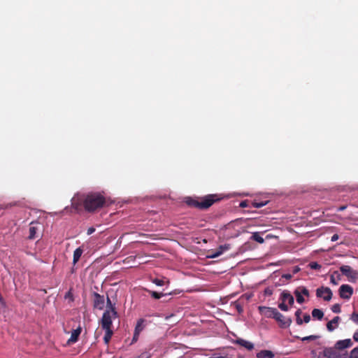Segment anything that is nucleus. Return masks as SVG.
<instances>
[{
	"label": "nucleus",
	"instance_id": "nucleus-1",
	"mask_svg": "<svg viewBox=\"0 0 358 358\" xmlns=\"http://www.w3.org/2000/svg\"><path fill=\"white\" fill-rule=\"evenodd\" d=\"M106 202L103 196L99 193H89L78 196L73 199V206L78 209L79 206H83L87 212H94L103 207Z\"/></svg>",
	"mask_w": 358,
	"mask_h": 358
},
{
	"label": "nucleus",
	"instance_id": "nucleus-2",
	"mask_svg": "<svg viewBox=\"0 0 358 358\" xmlns=\"http://www.w3.org/2000/svg\"><path fill=\"white\" fill-rule=\"evenodd\" d=\"M221 198L217 194H208L197 199L187 198L186 203L191 207L205 210L210 208L213 203L220 201Z\"/></svg>",
	"mask_w": 358,
	"mask_h": 358
},
{
	"label": "nucleus",
	"instance_id": "nucleus-3",
	"mask_svg": "<svg viewBox=\"0 0 358 358\" xmlns=\"http://www.w3.org/2000/svg\"><path fill=\"white\" fill-rule=\"evenodd\" d=\"M117 311H104L103 313L101 320V325L103 329H112L113 326V319H115L117 317Z\"/></svg>",
	"mask_w": 358,
	"mask_h": 358
},
{
	"label": "nucleus",
	"instance_id": "nucleus-4",
	"mask_svg": "<svg viewBox=\"0 0 358 358\" xmlns=\"http://www.w3.org/2000/svg\"><path fill=\"white\" fill-rule=\"evenodd\" d=\"M318 358H346V354H341L336 348H325L318 354Z\"/></svg>",
	"mask_w": 358,
	"mask_h": 358
},
{
	"label": "nucleus",
	"instance_id": "nucleus-5",
	"mask_svg": "<svg viewBox=\"0 0 358 358\" xmlns=\"http://www.w3.org/2000/svg\"><path fill=\"white\" fill-rule=\"evenodd\" d=\"M340 271L350 280L355 281L358 279V272L352 269L350 266L343 265L340 267Z\"/></svg>",
	"mask_w": 358,
	"mask_h": 358
},
{
	"label": "nucleus",
	"instance_id": "nucleus-6",
	"mask_svg": "<svg viewBox=\"0 0 358 358\" xmlns=\"http://www.w3.org/2000/svg\"><path fill=\"white\" fill-rule=\"evenodd\" d=\"M316 295L317 297L323 298L326 301H329L332 298L333 293L329 287L322 286L317 289Z\"/></svg>",
	"mask_w": 358,
	"mask_h": 358
},
{
	"label": "nucleus",
	"instance_id": "nucleus-7",
	"mask_svg": "<svg viewBox=\"0 0 358 358\" xmlns=\"http://www.w3.org/2000/svg\"><path fill=\"white\" fill-rule=\"evenodd\" d=\"M338 292L341 299L348 300L350 299L353 294V288L347 284L342 285L338 289Z\"/></svg>",
	"mask_w": 358,
	"mask_h": 358
},
{
	"label": "nucleus",
	"instance_id": "nucleus-8",
	"mask_svg": "<svg viewBox=\"0 0 358 358\" xmlns=\"http://www.w3.org/2000/svg\"><path fill=\"white\" fill-rule=\"evenodd\" d=\"M274 319L278 322L280 327L282 328H286L289 327L292 322L291 318L285 317L278 310L275 313Z\"/></svg>",
	"mask_w": 358,
	"mask_h": 358
},
{
	"label": "nucleus",
	"instance_id": "nucleus-9",
	"mask_svg": "<svg viewBox=\"0 0 358 358\" xmlns=\"http://www.w3.org/2000/svg\"><path fill=\"white\" fill-rule=\"evenodd\" d=\"M294 294L296 296V301L299 303H303L305 300L302 295H305L306 296H309V291L308 289L303 286L297 287L294 292Z\"/></svg>",
	"mask_w": 358,
	"mask_h": 358
},
{
	"label": "nucleus",
	"instance_id": "nucleus-10",
	"mask_svg": "<svg viewBox=\"0 0 358 358\" xmlns=\"http://www.w3.org/2000/svg\"><path fill=\"white\" fill-rule=\"evenodd\" d=\"M259 311L261 315H264L267 318H273L275 317V313L278 310L275 308L271 307H266V306H259Z\"/></svg>",
	"mask_w": 358,
	"mask_h": 358
},
{
	"label": "nucleus",
	"instance_id": "nucleus-11",
	"mask_svg": "<svg viewBox=\"0 0 358 358\" xmlns=\"http://www.w3.org/2000/svg\"><path fill=\"white\" fill-rule=\"evenodd\" d=\"M93 307L99 310H103L105 306V299L103 295L96 292L93 293Z\"/></svg>",
	"mask_w": 358,
	"mask_h": 358
},
{
	"label": "nucleus",
	"instance_id": "nucleus-12",
	"mask_svg": "<svg viewBox=\"0 0 358 358\" xmlns=\"http://www.w3.org/2000/svg\"><path fill=\"white\" fill-rule=\"evenodd\" d=\"M352 345V342L351 339H344L338 341L335 344V348L337 350H344L345 348H350Z\"/></svg>",
	"mask_w": 358,
	"mask_h": 358
},
{
	"label": "nucleus",
	"instance_id": "nucleus-13",
	"mask_svg": "<svg viewBox=\"0 0 358 358\" xmlns=\"http://www.w3.org/2000/svg\"><path fill=\"white\" fill-rule=\"evenodd\" d=\"M280 299L287 302L289 306H292L294 303V299L292 294L287 290L283 291L280 294Z\"/></svg>",
	"mask_w": 358,
	"mask_h": 358
},
{
	"label": "nucleus",
	"instance_id": "nucleus-14",
	"mask_svg": "<svg viewBox=\"0 0 358 358\" xmlns=\"http://www.w3.org/2000/svg\"><path fill=\"white\" fill-rule=\"evenodd\" d=\"M38 223L31 222L30 223L29 229V239L33 240L36 238V232L38 230V227L36 226Z\"/></svg>",
	"mask_w": 358,
	"mask_h": 358
},
{
	"label": "nucleus",
	"instance_id": "nucleus-15",
	"mask_svg": "<svg viewBox=\"0 0 358 358\" xmlns=\"http://www.w3.org/2000/svg\"><path fill=\"white\" fill-rule=\"evenodd\" d=\"M341 320L340 317L336 316L331 321L327 324V329L329 331H333L338 327V323Z\"/></svg>",
	"mask_w": 358,
	"mask_h": 358
},
{
	"label": "nucleus",
	"instance_id": "nucleus-16",
	"mask_svg": "<svg viewBox=\"0 0 358 358\" xmlns=\"http://www.w3.org/2000/svg\"><path fill=\"white\" fill-rule=\"evenodd\" d=\"M229 249V245H220L215 252H213L211 255H210L208 257L210 258H216L221 255L224 251L228 250Z\"/></svg>",
	"mask_w": 358,
	"mask_h": 358
},
{
	"label": "nucleus",
	"instance_id": "nucleus-17",
	"mask_svg": "<svg viewBox=\"0 0 358 358\" xmlns=\"http://www.w3.org/2000/svg\"><path fill=\"white\" fill-rule=\"evenodd\" d=\"M81 327H78L76 329L73 330L70 338L68 341V343H74L78 341V337L81 333Z\"/></svg>",
	"mask_w": 358,
	"mask_h": 358
},
{
	"label": "nucleus",
	"instance_id": "nucleus-18",
	"mask_svg": "<svg viewBox=\"0 0 358 358\" xmlns=\"http://www.w3.org/2000/svg\"><path fill=\"white\" fill-rule=\"evenodd\" d=\"M274 353L268 350H263L257 353V358H273Z\"/></svg>",
	"mask_w": 358,
	"mask_h": 358
},
{
	"label": "nucleus",
	"instance_id": "nucleus-19",
	"mask_svg": "<svg viewBox=\"0 0 358 358\" xmlns=\"http://www.w3.org/2000/svg\"><path fill=\"white\" fill-rule=\"evenodd\" d=\"M236 343L249 350H252L254 348L253 343L242 338L237 339Z\"/></svg>",
	"mask_w": 358,
	"mask_h": 358
},
{
	"label": "nucleus",
	"instance_id": "nucleus-20",
	"mask_svg": "<svg viewBox=\"0 0 358 358\" xmlns=\"http://www.w3.org/2000/svg\"><path fill=\"white\" fill-rule=\"evenodd\" d=\"M268 203V200L259 201L257 199H255L253 201L251 202V206L254 208H261L266 206Z\"/></svg>",
	"mask_w": 358,
	"mask_h": 358
},
{
	"label": "nucleus",
	"instance_id": "nucleus-21",
	"mask_svg": "<svg viewBox=\"0 0 358 358\" xmlns=\"http://www.w3.org/2000/svg\"><path fill=\"white\" fill-rule=\"evenodd\" d=\"M312 316L315 319L321 320L323 318L324 313L320 309L315 308L312 310Z\"/></svg>",
	"mask_w": 358,
	"mask_h": 358
},
{
	"label": "nucleus",
	"instance_id": "nucleus-22",
	"mask_svg": "<svg viewBox=\"0 0 358 358\" xmlns=\"http://www.w3.org/2000/svg\"><path fill=\"white\" fill-rule=\"evenodd\" d=\"M105 335L103 337V341L106 345H108L111 339V337L113 334V331L112 329H104Z\"/></svg>",
	"mask_w": 358,
	"mask_h": 358
},
{
	"label": "nucleus",
	"instance_id": "nucleus-23",
	"mask_svg": "<svg viewBox=\"0 0 358 358\" xmlns=\"http://www.w3.org/2000/svg\"><path fill=\"white\" fill-rule=\"evenodd\" d=\"M82 254H83V250L80 248L76 249V250L73 252V262L74 264L78 262Z\"/></svg>",
	"mask_w": 358,
	"mask_h": 358
},
{
	"label": "nucleus",
	"instance_id": "nucleus-24",
	"mask_svg": "<svg viewBox=\"0 0 358 358\" xmlns=\"http://www.w3.org/2000/svg\"><path fill=\"white\" fill-rule=\"evenodd\" d=\"M144 322H145L144 319L138 320L137 322V324L135 327L134 331L140 334L144 329V325H143Z\"/></svg>",
	"mask_w": 358,
	"mask_h": 358
},
{
	"label": "nucleus",
	"instance_id": "nucleus-25",
	"mask_svg": "<svg viewBox=\"0 0 358 358\" xmlns=\"http://www.w3.org/2000/svg\"><path fill=\"white\" fill-rule=\"evenodd\" d=\"M340 280V275L337 271H335L332 275L330 276V282L333 285H338V282Z\"/></svg>",
	"mask_w": 358,
	"mask_h": 358
},
{
	"label": "nucleus",
	"instance_id": "nucleus-26",
	"mask_svg": "<svg viewBox=\"0 0 358 358\" xmlns=\"http://www.w3.org/2000/svg\"><path fill=\"white\" fill-rule=\"evenodd\" d=\"M106 303V310L105 311H111L113 313V311H116L115 304L112 303L108 296H107Z\"/></svg>",
	"mask_w": 358,
	"mask_h": 358
},
{
	"label": "nucleus",
	"instance_id": "nucleus-27",
	"mask_svg": "<svg viewBox=\"0 0 358 358\" xmlns=\"http://www.w3.org/2000/svg\"><path fill=\"white\" fill-rule=\"evenodd\" d=\"M251 239L257 241L259 243H263L264 242V239L260 236V234L258 232L253 233Z\"/></svg>",
	"mask_w": 358,
	"mask_h": 358
},
{
	"label": "nucleus",
	"instance_id": "nucleus-28",
	"mask_svg": "<svg viewBox=\"0 0 358 358\" xmlns=\"http://www.w3.org/2000/svg\"><path fill=\"white\" fill-rule=\"evenodd\" d=\"M302 314V311L301 309H298L295 312V316H296V322L298 325H301L303 324V320L301 318V315Z\"/></svg>",
	"mask_w": 358,
	"mask_h": 358
},
{
	"label": "nucleus",
	"instance_id": "nucleus-29",
	"mask_svg": "<svg viewBox=\"0 0 358 358\" xmlns=\"http://www.w3.org/2000/svg\"><path fill=\"white\" fill-rule=\"evenodd\" d=\"M150 295L155 299H160L162 296H164L165 294H163V293H159V292H155V291H150L149 292Z\"/></svg>",
	"mask_w": 358,
	"mask_h": 358
},
{
	"label": "nucleus",
	"instance_id": "nucleus-30",
	"mask_svg": "<svg viewBox=\"0 0 358 358\" xmlns=\"http://www.w3.org/2000/svg\"><path fill=\"white\" fill-rule=\"evenodd\" d=\"M332 312L335 313H339L341 311V306L338 303L333 305L331 308Z\"/></svg>",
	"mask_w": 358,
	"mask_h": 358
},
{
	"label": "nucleus",
	"instance_id": "nucleus-31",
	"mask_svg": "<svg viewBox=\"0 0 358 358\" xmlns=\"http://www.w3.org/2000/svg\"><path fill=\"white\" fill-rule=\"evenodd\" d=\"M285 303V301H282V302L278 304V308L282 311H287L289 310L288 306L286 305Z\"/></svg>",
	"mask_w": 358,
	"mask_h": 358
},
{
	"label": "nucleus",
	"instance_id": "nucleus-32",
	"mask_svg": "<svg viewBox=\"0 0 358 358\" xmlns=\"http://www.w3.org/2000/svg\"><path fill=\"white\" fill-rule=\"evenodd\" d=\"M309 266H310V268L315 269V270H319L322 267V266L320 264H319L318 263L315 262H310Z\"/></svg>",
	"mask_w": 358,
	"mask_h": 358
},
{
	"label": "nucleus",
	"instance_id": "nucleus-33",
	"mask_svg": "<svg viewBox=\"0 0 358 358\" xmlns=\"http://www.w3.org/2000/svg\"><path fill=\"white\" fill-rule=\"evenodd\" d=\"M152 282L155 283L157 286H163L165 284V282L163 279H159V278L153 279Z\"/></svg>",
	"mask_w": 358,
	"mask_h": 358
},
{
	"label": "nucleus",
	"instance_id": "nucleus-34",
	"mask_svg": "<svg viewBox=\"0 0 358 358\" xmlns=\"http://www.w3.org/2000/svg\"><path fill=\"white\" fill-rule=\"evenodd\" d=\"M350 358H358V348H355L350 352Z\"/></svg>",
	"mask_w": 358,
	"mask_h": 358
},
{
	"label": "nucleus",
	"instance_id": "nucleus-35",
	"mask_svg": "<svg viewBox=\"0 0 358 358\" xmlns=\"http://www.w3.org/2000/svg\"><path fill=\"white\" fill-rule=\"evenodd\" d=\"M264 292L266 296H271L273 294V289L271 287H268L264 289Z\"/></svg>",
	"mask_w": 358,
	"mask_h": 358
},
{
	"label": "nucleus",
	"instance_id": "nucleus-36",
	"mask_svg": "<svg viewBox=\"0 0 358 358\" xmlns=\"http://www.w3.org/2000/svg\"><path fill=\"white\" fill-rule=\"evenodd\" d=\"M317 338V336H314V335H311V336H306V337H303L301 338V340L303 341H314L315 340L316 338Z\"/></svg>",
	"mask_w": 358,
	"mask_h": 358
},
{
	"label": "nucleus",
	"instance_id": "nucleus-37",
	"mask_svg": "<svg viewBox=\"0 0 358 358\" xmlns=\"http://www.w3.org/2000/svg\"><path fill=\"white\" fill-rule=\"evenodd\" d=\"M350 319L355 323L358 324V313H353L352 315H351V317Z\"/></svg>",
	"mask_w": 358,
	"mask_h": 358
},
{
	"label": "nucleus",
	"instance_id": "nucleus-38",
	"mask_svg": "<svg viewBox=\"0 0 358 358\" xmlns=\"http://www.w3.org/2000/svg\"><path fill=\"white\" fill-rule=\"evenodd\" d=\"M239 206L241 208H246L249 206V201L248 200L243 201L240 203Z\"/></svg>",
	"mask_w": 358,
	"mask_h": 358
},
{
	"label": "nucleus",
	"instance_id": "nucleus-39",
	"mask_svg": "<svg viewBox=\"0 0 358 358\" xmlns=\"http://www.w3.org/2000/svg\"><path fill=\"white\" fill-rule=\"evenodd\" d=\"M139 334H140L139 333H137V332L134 331V336H133V338H132V343H136L138 341V337H139Z\"/></svg>",
	"mask_w": 358,
	"mask_h": 358
},
{
	"label": "nucleus",
	"instance_id": "nucleus-40",
	"mask_svg": "<svg viewBox=\"0 0 358 358\" xmlns=\"http://www.w3.org/2000/svg\"><path fill=\"white\" fill-rule=\"evenodd\" d=\"M303 320V322L308 323L310 320V316L306 313L303 315V320Z\"/></svg>",
	"mask_w": 358,
	"mask_h": 358
},
{
	"label": "nucleus",
	"instance_id": "nucleus-41",
	"mask_svg": "<svg viewBox=\"0 0 358 358\" xmlns=\"http://www.w3.org/2000/svg\"><path fill=\"white\" fill-rule=\"evenodd\" d=\"M95 231V228L94 227H90L88 229H87V235H91L92 233H94Z\"/></svg>",
	"mask_w": 358,
	"mask_h": 358
},
{
	"label": "nucleus",
	"instance_id": "nucleus-42",
	"mask_svg": "<svg viewBox=\"0 0 358 358\" xmlns=\"http://www.w3.org/2000/svg\"><path fill=\"white\" fill-rule=\"evenodd\" d=\"M338 235L337 234H335L331 236V241L333 242L336 241L338 239Z\"/></svg>",
	"mask_w": 358,
	"mask_h": 358
},
{
	"label": "nucleus",
	"instance_id": "nucleus-43",
	"mask_svg": "<svg viewBox=\"0 0 358 358\" xmlns=\"http://www.w3.org/2000/svg\"><path fill=\"white\" fill-rule=\"evenodd\" d=\"M353 339L358 342V330L356 331L355 333H354V335H353Z\"/></svg>",
	"mask_w": 358,
	"mask_h": 358
},
{
	"label": "nucleus",
	"instance_id": "nucleus-44",
	"mask_svg": "<svg viewBox=\"0 0 358 358\" xmlns=\"http://www.w3.org/2000/svg\"><path fill=\"white\" fill-rule=\"evenodd\" d=\"M134 358H149L148 356H147L146 354H141L140 356L137 357H134Z\"/></svg>",
	"mask_w": 358,
	"mask_h": 358
},
{
	"label": "nucleus",
	"instance_id": "nucleus-45",
	"mask_svg": "<svg viewBox=\"0 0 358 358\" xmlns=\"http://www.w3.org/2000/svg\"><path fill=\"white\" fill-rule=\"evenodd\" d=\"M346 208H347V206H341L338 207V211H343V210H344Z\"/></svg>",
	"mask_w": 358,
	"mask_h": 358
},
{
	"label": "nucleus",
	"instance_id": "nucleus-46",
	"mask_svg": "<svg viewBox=\"0 0 358 358\" xmlns=\"http://www.w3.org/2000/svg\"><path fill=\"white\" fill-rule=\"evenodd\" d=\"M283 278H285L286 279H290L292 278L291 274H285L282 275Z\"/></svg>",
	"mask_w": 358,
	"mask_h": 358
},
{
	"label": "nucleus",
	"instance_id": "nucleus-47",
	"mask_svg": "<svg viewBox=\"0 0 358 358\" xmlns=\"http://www.w3.org/2000/svg\"><path fill=\"white\" fill-rule=\"evenodd\" d=\"M120 358H122V357H120Z\"/></svg>",
	"mask_w": 358,
	"mask_h": 358
}]
</instances>
